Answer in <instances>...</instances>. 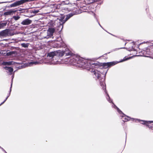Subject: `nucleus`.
Segmentation results:
<instances>
[{"label": "nucleus", "mask_w": 153, "mask_h": 153, "mask_svg": "<svg viewBox=\"0 0 153 153\" xmlns=\"http://www.w3.org/2000/svg\"><path fill=\"white\" fill-rule=\"evenodd\" d=\"M16 10H10L8 11L4 12V15L5 16L12 15L15 14V13L16 12Z\"/></svg>", "instance_id": "1a4fd4ad"}, {"label": "nucleus", "mask_w": 153, "mask_h": 153, "mask_svg": "<svg viewBox=\"0 0 153 153\" xmlns=\"http://www.w3.org/2000/svg\"><path fill=\"white\" fill-rule=\"evenodd\" d=\"M6 153H7V152L5 151V152Z\"/></svg>", "instance_id": "f704fd0d"}, {"label": "nucleus", "mask_w": 153, "mask_h": 153, "mask_svg": "<svg viewBox=\"0 0 153 153\" xmlns=\"http://www.w3.org/2000/svg\"><path fill=\"white\" fill-rule=\"evenodd\" d=\"M13 1H9V2H1V3H7V2H8V3H11V2H13Z\"/></svg>", "instance_id": "cd10ccee"}, {"label": "nucleus", "mask_w": 153, "mask_h": 153, "mask_svg": "<svg viewBox=\"0 0 153 153\" xmlns=\"http://www.w3.org/2000/svg\"><path fill=\"white\" fill-rule=\"evenodd\" d=\"M32 22L31 20L27 19L24 20L22 22L21 24L23 25H28L30 24Z\"/></svg>", "instance_id": "9d476101"}, {"label": "nucleus", "mask_w": 153, "mask_h": 153, "mask_svg": "<svg viewBox=\"0 0 153 153\" xmlns=\"http://www.w3.org/2000/svg\"><path fill=\"white\" fill-rule=\"evenodd\" d=\"M7 22L4 23H2L0 24V29L3 28V27L7 25Z\"/></svg>", "instance_id": "6ab92c4d"}, {"label": "nucleus", "mask_w": 153, "mask_h": 153, "mask_svg": "<svg viewBox=\"0 0 153 153\" xmlns=\"http://www.w3.org/2000/svg\"><path fill=\"white\" fill-rule=\"evenodd\" d=\"M13 18L15 20H17L18 19H19L20 18V17L18 16H13Z\"/></svg>", "instance_id": "4be33fe9"}, {"label": "nucleus", "mask_w": 153, "mask_h": 153, "mask_svg": "<svg viewBox=\"0 0 153 153\" xmlns=\"http://www.w3.org/2000/svg\"><path fill=\"white\" fill-rule=\"evenodd\" d=\"M120 48L121 49H122V48Z\"/></svg>", "instance_id": "473e14b6"}, {"label": "nucleus", "mask_w": 153, "mask_h": 153, "mask_svg": "<svg viewBox=\"0 0 153 153\" xmlns=\"http://www.w3.org/2000/svg\"><path fill=\"white\" fill-rule=\"evenodd\" d=\"M62 55H65L66 56L71 55L72 54V53L68 49L66 48L65 50H63Z\"/></svg>", "instance_id": "0eeeda50"}, {"label": "nucleus", "mask_w": 153, "mask_h": 153, "mask_svg": "<svg viewBox=\"0 0 153 153\" xmlns=\"http://www.w3.org/2000/svg\"><path fill=\"white\" fill-rule=\"evenodd\" d=\"M15 62L13 61H9V62H5L2 63V64L4 65H14L15 63Z\"/></svg>", "instance_id": "ddd939ff"}, {"label": "nucleus", "mask_w": 153, "mask_h": 153, "mask_svg": "<svg viewBox=\"0 0 153 153\" xmlns=\"http://www.w3.org/2000/svg\"><path fill=\"white\" fill-rule=\"evenodd\" d=\"M105 81V79H102V81H100V85H101V86L102 87V88L104 90L105 89V92L106 93V94H107V96L108 97H106V98L108 100V101L111 103L112 102V100H110V97L108 94L107 93V92L106 91V88L105 87V83H104V81Z\"/></svg>", "instance_id": "423d86ee"}, {"label": "nucleus", "mask_w": 153, "mask_h": 153, "mask_svg": "<svg viewBox=\"0 0 153 153\" xmlns=\"http://www.w3.org/2000/svg\"><path fill=\"white\" fill-rule=\"evenodd\" d=\"M13 53V52H10L6 53V55L7 56H10Z\"/></svg>", "instance_id": "393cba45"}, {"label": "nucleus", "mask_w": 153, "mask_h": 153, "mask_svg": "<svg viewBox=\"0 0 153 153\" xmlns=\"http://www.w3.org/2000/svg\"><path fill=\"white\" fill-rule=\"evenodd\" d=\"M146 52L147 54L149 55L150 54V49H147Z\"/></svg>", "instance_id": "b1692460"}, {"label": "nucleus", "mask_w": 153, "mask_h": 153, "mask_svg": "<svg viewBox=\"0 0 153 153\" xmlns=\"http://www.w3.org/2000/svg\"><path fill=\"white\" fill-rule=\"evenodd\" d=\"M137 120L138 121H142V122H143V123H142V124H146L147 123H153V121H149L148 122H146V121H143V120Z\"/></svg>", "instance_id": "aec40b11"}, {"label": "nucleus", "mask_w": 153, "mask_h": 153, "mask_svg": "<svg viewBox=\"0 0 153 153\" xmlns=\"http://www.w3.org/2000/svg\"><path fill=\"white\" fill-rule=\"evenodd\" d=\"M12 88V83L11 85V86H10V88L9 93V94L8 95L6 98L5 100L0 104V105H1L2 104H3L5 102V101L7 100L8 98V97L10 96V94L11 92V88Z\"/></svg>", "instance_id": "dca6fc26"}, {"label": "nucleus", "mask_w": 153, "mask_h": 153, "mask_svg": "<svg viewBox=\"0 0 153 153\" xmlns=\"http://www.w3.org/2000/svg\"><path fill=\"white\" fill-rule=\"evenodd\" d=\"M4 68L6 70H8V71L10 73V74L11 75L12 72L13 71V69L11 67L5 66L4 67Z\"/></svg>", "instance_id": "4468645a"}, {"label": "nucleus", "mask_w": 153, "mask_h": 153, "mask_svg": "<svg viewBox=\"0 0 153 153\" xmlns=\"http://www.w3.org/2000/svg\"><path fill=\"white\" fill-rule=\"evenodd\" d=\"M77 1H79L80 0H76Z\"/></svg>", "instance_id": "c9c22d12"}, {"label": "nucleus", "mask_w": 153, "mask_h": 153, "mask_svg": "<svg viewBox=\"0 0 153 153\" xmlns=\"http://www.w3.org/2000/svg\"><path fill=\"white\" fill-rule=\"evenodd\" d=\"M125 120H123L124 121H128V120H129V119H126V118H124Z\"/></svg>", "instance_id": "c85d7f7f"}, {"label": "nucleus", "mask_w": 153, "mask_h": 153, "mask_svg": "<svg viewBox=\"0 0 153 153\" xmlns=\"http://www.w3.org/2000/svg\"><path fill=\"white\" fill-rule=\"evenodd\" d=\"M99 25L101 27L100 25V24L99 23Z\"/></svg>", "instance_id": "2f4dec72"}, {"label": "nucleus", "mask_w": 153, "mask_h": 153, "mask_svg": "<svg viewBox=\"0 0 153 153\" xmlns=\"http://www.w3.org/2000/svg\"><path fill=\"white\" fill-rule=\"evenodd\" d=\"M12 88V83L11 85V86H10V88L9 93V94L8 95L6 98L5 100L0 104V105H1L2 104H3L5 102V101L7 100L8 98V97L10 96V94L11 92V88Z\"/></svg>", "instance_id": "2eb2a0df"}, {"label": "nucleus", "mask_w": 153, "mask_h": 153, "mask_svg": "<svg viewBox=\"0 0 153 153\" xmlns=\"http://www.w3.org/2000/svg\"><path fill=\"white\" fill-rule=\"evenodd\" d=\"M76 62L78 64H79V66L84 68H93V67H96L98 65L96 63L90 59H85L81 57H77L75 59Z\"/></svg>", "instance_id": "f257e3e1"}, {"label": "nucleus", "mask_w": 153, "mask_h": 153, "mask_svg": "<svg viewBox=\"0 0 153 153\" xmlns=\"http://www.w3.org/2000/svg\"><path fill=\"white\" fill-rule=\"evenodd\" d=\"M93 72H94V74L95 75L96 77H97L98 79H99L101 73L98 71L97 70H94Z\"/></svg>", "instance_id": "f8f14e48"}, {"label": "nucleus", "mask_w": 153, "mask_h": 153, "mask_svg": "<svg viewBox=\"0 0 153 153\" xmlns=\"http://www.w3.org/2000/svg\"><path fill=\"white\" fill-rule=\"evenodd\" d=\"M1 147L0 146V148H1Z\"/></svg>", "instance_id": "72a5a7b5"}, {"label": "nucleus", "mask_w": 153, "mask_h": 153, "mask_svg": "<svg viewBox=\"0 0 153 153\" xmlns=\"http://www.w3.org/2000/svg\"><path fill=\"white\" fill-rule=\"evenodd\" d=\"M1 149L3 151H4V152H5V151L4 150L3 148H1Z\"/></svg>", "instance_id": "7c9ffc66"}, {"label": "nucleus", "mask_w": 153, "mask_h": 153, "mask_svg": "<svg viewBox=\"0 0 153 153\" xmlns=\"http://www.w3.org/2000/svg\"><path fill=\"white\" fill-rule=\"evenodd\" d=\"M39 63V62L36 61L30 63L31 64H34L35 65L38 64Z\"/></svg>", "instance_id": "a878e982"}, {"label": "nucleus", "mask_w": 153, "mask_h": 153, "mask_svg": "<svg viewBox=\"0 0 153 153\" xmlns=\"http://www.w3.org/2000/svg\"><path fill=\"white\" fill-rule=\"evenodd\" d=\"M12 79L11 83V84L12 83H12H13V77H14V75H13V76H12Z\"/></svg>", "instance_id": "c756f323"}, {"label": "nucleus", "mask_w": 153, "mask_h": 153, "mask_svg": "<svg viewBox=\"0 0 153 153\" xmlns=\"http://www.w3.org/2000/svg\"><path fill=\"white\" fill-rule=\"evenodd\" d=\"M39 10H34L32 11V13H38L39 12Z\"/></svg>", "instance_id": "bb28decb"}, {"label": "nucleus", "mask_w": 153, "mask_h": 153, "mask_svg": "<svg viewBox=\"0 0 153 153\" xmlns=\"http://www.w3.org/2000/svg\"><path fill=\"white\" fill-rule=\"evenodd\" d=\"M119 62H108L105 63L103 64V65L104 66H107V67H110L111 66L114 65Z\"/></svg>", "instance_id": "6e6552de"}, {"label": "nucleus", "mask_w": 153, "mask_h": 153, "mask_svg": "<svg viewBox=\"0 0 153 153\" xmlns=\"http://www.w3.org/2000/svg\"><path fill=\"white\" fill-rule=\"evenodd\" d=\"M132 58V56H130L128 58H126V57H125L122 60H121L119 62H122L123 61H126L127 60L131 59Z\"/></svg>", "instance_id": "a211bd4d"}, {"label": "nucleus", "mask_w": 153, "mask_h": 153, "mask_svg": "<svg viewBox=\"0 0 153 153\" xmlns=\"http://www.w3.org/2000/svg\"><path fill=\"white\" fill-rule=\"evenodd\" d=\"M13 34H12L10 30L9 29H6L0 32V37H6L8 36H12Z\"/></svg>", "instance_id": "7ed1b4c3"}, {"label": "nucleus", "mask_w": 153, "mask_h": 153, "mask_svg": "<svg viewBox=\"0 0 153 153\" xmlns=\"http://www.w3.org/2000/svg\"><path fill=\"white\" fill-rule=\"evenodd\" d=\"M114 106L115 107V108H117L118 112L119 113H120V114L122 113V114L121 116L122 117H124L125 115L124 114H123L122 113V111L121 110H120L119 109V108L118 107H117L116 106H115V105H114Z\"/></svg>", "instance_id": "f3484780"}, {"label": "nucleus", "mask_w": 153, "mask_h": 153, "mask_svg": "<svg viewBox=\"0 0 153 153\" xmlns=\"http://www.w3.org/2000/svg\"><path fill=\"white\" fill-rule=\"evenodd\" d=\"M58 53L56 52H51L49 53L47 57H51L52 60L51 61L52 64H55L57 63L58 61L57 59L58 58V56H57Z\"/></svg>", "instance_id": "f03ea898"}, {"label": "nucleus", "mask_w": 153, "mask_h": 153, "mask_svg": "<svg viewBox=\"0 0 153 153\" xmlns=\"http://www.w3.org/2000/svg\"><path fill=\"white\" fill-rule=\"evenodd\" d=\"M55 31V29L53 28H51L48 29L47 31V35L46 36H43L42 39H48L53 36L54 32Z\"/></svg>", "instance_id": "39448f33"}, {"label": "nucleus", "mask_w": 153, "mask_h": 153, "mask_svg": "<svg viewBox=\"0 0 153 153\" xmlns=\"http://www.w3.org/2000/svg\"><path fill=\"white\" fill-rule=\"evenodd\" d=\"M30 1L29 0H21L20 1H17L12 4H11L8 7H15L17 6L20 5L25 2Z\"/></svg>", "instance_id": "20e7f679"}, {"label": "nucleus", "mask_w": 153, "mask_h": 153, "mask_svg": "<svg viewBox=\"0 0 153 153\" xmlns=\"http://www.w3.org/2000/svg\"><path fill=\"white\" fill-rule=\"evenodd\" d=\"M21 45L22 47L24 48H27L28 45L27 44L25 43H22L21 44Z\"/></svg>", "instance_id": "5701e85b"}, {"label": "nucleus", "mask_w": 153, "mask_h": 153, "mask_svg": "<svg viewBox=\"0 0 153 153\" xmlns=\"http://www.w3.org/2000/svg\"><path fill=\"white\" fill-rule=\"evenodd\" d=\"M73 15V14L72 13H71L68 15H67L66 16V18L68 19H69Z\"/></svg>", "instance_id": "412c9836"}, {"label": "nucleus", "mask_w": 153, "mask_h": 153, "mask_svg": "<svg viewBox=\"0 0 153 153\" xmlns=\"http://www.w3.org/2000/svg\"><path fill=\"white\" fill-rule=\"evenodd\" d=\"M64 19V17H62L61 19H60V21L62 22V24L61 23H60V25L59 26V27H61V30L63 27V25H62L68 20V19L66 17L65 19Z\"/></svg>", "instance_id": "9b49d317"}]
</instances>
